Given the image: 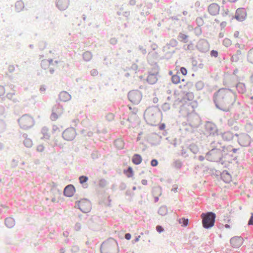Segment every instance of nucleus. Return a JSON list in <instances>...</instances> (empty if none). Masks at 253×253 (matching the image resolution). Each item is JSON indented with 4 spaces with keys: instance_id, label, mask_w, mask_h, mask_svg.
Returning <instances> with one entry per match:
<instances>
[{
    "instance_id": "nucleus-58",
    "label": "nucleus",
    "mask_w": 253,
    "mask_h": 253,
    "mask_svg": "<svg viewBox=\"0 0 253 253\" xmlns=\"http://www.w3.org/2000/svg\"><path fill=\"white\" fill-rule=\"evenodd\" d=\"M145 182H146V181H145V180H143V181H142V183H143V184H145Z\"/></svg>"
},
{
    "instance_id": "nucleus-49",
    "label": "nucleus",
    "mask_w": 253,
    "mask_h": 253,
    "mask_svg": "<svg viewBox=\"0 0 253 253\" xmlns=\"http://www.w3.org/2000/svg\"><path fill=\"white\" fill-rule=\"evenodd\" d=\"M226 22H222V23L220 24V25H221V26H222V27H224V26H226Z\"/></svg>"
},
{
    "instance_id": "nucleus-17",
    "label": "nucleus",
    "mask_w": 253,
    "mask_h": 253,
    "mask_svg": "<svg viewBox=\"0 0 253 253\" xmlns=\"http://www.w3.org/2000/svg\"><path fill=\"white\" fill-rule=\"evenodd\" d=\"M59 97L60 101L66 102L70 100L71 96L68 92L63 91L60 93Z\"/></svg>"
},
{
    "instance_id": "nucleus-34",
    "label": "nucleus",
    "mask_w": 253,
    "mask_h": 253,
    "mask_svg": "<svg viewBox=\"0 0 253 253\" xmlns=\"http://www.w3.org/2000/svg\"><path fill=\"white\" fill-rule=\"evenodd\" d=\"M24 144L27 147H30L32 145V141L30 139L26 138L24 140Z\"/></svg>"
},
{
    "instance_id": "nucleus-46",
    "label": "nucleus",
    "mask_w": 253,
    "mask_h": 253,
    "mask_svg": "<svg viewBox=\"0 0 253 253\" xmlns=\"http://www.w3.org/2000/svg\"><path fill=\"white\" fill-rule=\"evenodd\" d=\"M125 238L127 240H129L131 238V235L129 233H126L125 235Z\"/></svg>"
},
{
    "instance_id": "nucleus-40",
    "label": "nucleus",
    "mask_w": 253,
    "mask_h": 253,
    "mask_svg": "<svg viewBox=\"0 0 253 253\" xmlns=\"http://www.w3.org/2000/svg\"><path fill=\"white\" fill-rule=\"evenodd\" d=\"M211 56L216 57L218 56V52L216 50H212L211 52Z\"/></svg>"
},
{
    "instance_id": "nucleus-55",
    "label": "nucleus",
    "mask_w": 253,
    "mask_h": 253,
    "mask_svg": "<svg viewBox=\"0 0 253 253\" xmlns=\"http://www.w3.org/2000/svg\"><path fill=\"white\" fill-rule=\"evenodd\" d=\"M169 74L170 75H171V76H172V75H173L172 74V72L171 71H170L169 72Z\"/></svg>"
},
{
    "instance_id": "nucleus-52",
    "label": "nucleus",
    "mask_w": 253,
    "mask_h": 253,
    "mask_svg": "<svg viewBox=\"0 0 253 253\" xmlns=\"http://www.w3.org/2000/svg\"><path fill=\"white\" fill-rule=\"evenodd\" d=\"M225 227L226 228H230V226L229 224H225L224 225Z\"/></svg>"
},
{
    "instance_id": "nucleus-42",
    "label": "nucleus",
    "mask_w": 253,
    "mask_h": 253,
    "mask_svg": "<svg viewBox=\"0 0 253 253\" xmlns=\"http://www.w3.org/2000/svg\"><path fill=\"white\" fill-rule=\"evenodd\" d=\"M156 230L157 232L161 233L164 231V229L161 226L158 225L156 226Z\"/></svg>"
},
{
    "instance_id": "nucleus-45",
    "label": "nucleus",
    "mask_w": 253,
    "mask_h": 253,
    "mask_svg": "<svg viewBox=\"0 0 253 253\" xmlns=\"http://www.w3.org/2000/svg\"><path fill=\"white\" fill-rule=\"evenodd\" d=\"M91 73L92 76H96L97 75L98 72L96 70L94 69L91 71Z\"/></svg>"
},
{
    "instance_id": "nucleus-32",
    "label": "nucleus",
    "mask_w": 253,
    "mask_h": 253,
    "mask_svg": "<svg viewBox=\"0 0 253 253\" xmlns=\"http://www.w3.org/2000/svg\"><path fill=\"white\" fill-rule=\"evenodd\" d=\"M158 213L161 215H165L167 213V209L165 207H161L158 211Z\"/></svg>"
},
{
    "instance_id": "nucleus-6",
    "label": "nucleus",
    "mask_w": 253,
    "mask_h": 253,
    "mask_svg": "<svg viewBox=\"0 0 253 253\" xmlns=\"http://www.w3.org/2000/svg\"><path fill=\"white\" fill-rule=\"evenodd\" d=\"M75 207L79 208L82 212L87 213L91 209L90 202L86 199H82L76 202Z\"/></svg>"
},
{
    "instance_id": "nucleus-53",
    "label": "nucleus",
    "mask_w": 253,
    "mask_h": 253,
    "mask_svg": "<svg viewBox=\"0 0 253 253\" xmlns=\"http://www.w3.org/2000/svg\"><path fill=\"white\" fill-rule=\"evenodd\" d=\"M231 61H237V60H234V57H233V56H232V57H231Z\"/></svg>"
},
{
    "instance_id": "nucleus-60",
    "label": "nucleus",
    "mask_w": 253,
    "mask_h": 253,
    "mask_svg": "<svg viewBox=\"0 0 253 253\" xmlns=\"http://www.w3.org/2000/svg\"><path fill=\"white\" fill-rule=\"evenodd\" d=\"M251 98H252V99H253V97H252Z\"/></svg>"
},
{
    "instance_id": "nucleus-23",
    "label": "nucleus",
    "mask_w": 253,
    "mask_h": 253,
    "mask_svg": "<svg viewBox=\"0 0 253 253\" xmlns=\"http://www.w3.org/2000/svg\"><path fill=\"white\" fill-rule=\"evenodd\" d=\"M41 133L42 134V139H47L49 138V133L48 129L46 127L42 128Z\"/></svg>"
},
{
    "instance_id": "nucleus-24",
    "label": "nucleus",
    "mask_w": 253,
    "mask_h": 253,
    "mask_svg": "<svg viewBox=\"0 0 253 253\" xmlns=\"http://www.w3.org/2000/svg\"><path fill=\"white\" fill-rule=\"evenodd\" d=\"M247 58L248 61L253 64V47L248 51Z\"/></svg>"
},
{
    "instance_id": "nucleus-20",
    "label": "nucleus",
    "mask_w": 253,
    "mask_h": 253,
    "mask_svg": "<svg viewBox=\"0 0 253 253\" xmlns=\"http://www.w3.org/2000/svg\"><path fill=\"white\" fill-rule=\"evenodd\" d=\"M147 82L150 84H155L157 81V75L155 74H150L147 78Z\"/></svg>"
},
{
    "instance_id": "nucleus-41",
    "label": "nucleus",
    "mask_w": 253,
    "mask_h": 253,
    "mask_svg": "<svg viewBox=\"0 0 253 253\" xmlns=\"http://www.w3.org/2000/svg\"><path fill=\"white\" fill-rule=\"evenodd\" d=\"M151 165L153 167H156L158 165V161L156 159H153L151 162Z\"/></svg>"
},
{
    "instance_id": "nucleus-12",
    "label": "nucleus",
    "mask_w": 253,
    "mask_h": 253,
    "mask_svg": "<svg viewBox=\"0 0 253 253\" xmlns=\"http://www.w3.org/2000/svg\"><path fill=\"white\" fill-rule=\"evenodd\" d=\"M205 128L210 134H214L217 132V128L215 124L211 122H207L205 125Z\"/></svg>"
},
{
    "instance_id": "nucleus-19",
    "label": "nucleus",
    "mask_w": 253,
    "mask_h": 253,
    "mask_svg": "<svg viewBox=\"0 0 253 253\" xmlns=\"http://www.w3.org/2000/svg\"><path fill=\"white\" fill-rule=\"evenodd\" d=\"M142 161L141 156L139 154H134L132 158V162L135 165L140 164Z\"/></svg>"
},
{
    "instance_id": "nucleus-56",
    "label": "nucleus",
    "mask_w": 253,
    "mask_h": 253,
    "mask_svg": "<svg viewBox=\"0 0 253 253\" xmlns=\"http://www.w3.org/2000/svg\"><path fill=\"white\" fill-rule=\"evenodd\" d=\"M237 0H229L230 2H234L236 1Z\"/></svg>"
},
{
    "instance_id": "nucleus-25",
    "label": "nucleus",
    "mask_w": 253,
    "mask_h": 253,
    "mask_svg": "<svg viewBox=\"0 0 253 253\" xmlns=\"http://www.w3.org/2000/svg\"><path fill=\"white\" fill-rule=\"evenodd\" d=\"M221 177L226 183L229 182L231 180V175L227 172H223L221 175Z\"/></svg>"
},
{
    "instance_id": "nucleus-11",
    "label": "nucleus",
    "mask_w": 253,
    "mask_h": 253,
    "mask_svg": "<svg viewBox=\"0 0 253 253\" xmlns=\"http://www.w3.org/2000/svg\"><path fill=\"white\" fill-rule=\"evenodd\" d=\"M208 10L211 15L215 16L219 13L220 7L217 3H213L209 6Z\"/></svg>"
},
{
    "instance_id": "nucleus-54",
    "label": "nucleus",
    "mask_w": 253,
    "mask_h": 253,
    "mask_svg": "<svg viewBox=\"0 0 253 253\" xmlns=\"http://www.w3.org/2000/svg\"><path fill=\"white\" fill-rule=\"evenodd\" d=\"M64 236H68V232H66V233H64Z\"/></svg>"
},
{
    "instance_id": "nucleus-1",
    "label": "nucleus",
    "mask_w": 253,
    "mask_h": 253,
    "mask_svg": "<svg viewBox=\"0 0 253 253\" xmlns=\"http://www.w3.org/2000/svg\"><path fill=\"white\" fill-rule=\"evenodd\" d=\"M100 250L101 253H117V243L113 239L108 240L102 244Z\"/></svg>"
},
{
    "instance_id": "nucleus-8",
    "label": "nucleus",
    "mask_w": 253,
    "mask_h": 253,
    "mask_svg": "<svg viewBox=\"0 0 253 253\" xmlns=\"http://www.w3.org/2000/svg\"><path fill=\"white\" fill-rule=\"evenodd\" d=\"M220 149H213L209 152L206 155V159L211 162L220 161Z\"/></svg>"
},
{
    "instance_id": "nucleus-18",
    "label": "nucleus",
    "mask_w": 253,
    "mask_h": 253,
    "mask_svg": "<svg viewBox=\"0 0 253 253\" xmlns=\"http://www.w3.org/2000/svg\"><path fill=\"white\" fill-rule=\"evenodd\" d=\"M153 194L154 196V202H157L159 201V196L162 194L161 188L159 187L154 188L153 189Z\"/></svg>"
},
{
    "instance_id": "nucleus-47",
    "label": "nucleus",
    "mask_w": 253,
    "mask_h": 253,
    "mask_svg": "<svg viewBox=\"0 0 253 253\" xmlns=\"http://www.w3.org/2000/svg\"><path fill=\"white\" fill-rule=\"evenodd\" d=\"M165 128V125L164 124H162L160 125L159 129L160 130H164Z\"/></svg>"
},
{
    "instance_id": "nucleus-51",
    "label": "nucleus",
    "mask_w": 253,
    "mask_h": 253,
    "mask_svg": "<svg viewBox=\"0 0 253 253\" xmlns=\"http://www.w3.org/2000/svg\"><path fill=\"white\" fill-rule=\"evenodd\" d=\"M45 90V88L44 87H41L40 88V90L41 91H43Z\"/></svg>"
},
{
    "instance_id": "nucleus-57",
    "label": "nucleus",
    "mask_w": 253,
    "mask_h": 253,
    "mask_svg": "<svg viewBox=\"0 0 253 253\" xmlns=\"http://www.w3.org/2000/svg\"><path fill=\"white\" fill-rule=\"evenodd\" d=\"M237 53L238 54H241V51L240 50H238V51H237Z\"/></svg>"
},
{
    "instance_id": "nucleus-31",
    "label": "nucleus",
    "mask_w": 253,
    "mask_h": 253,
    "mask_svg": "<svg viewBox=\"0 0 253 253\" xmlns=\"http://www.w3.org/2000/svg\"><path fill=\"white\" fill-rule=\"evenodd\" d=\"M178 222L182 226H186L188 223V219L185 218H181L178 220Z\"/></svg>"
},
{
    "instance_id": "nucleus-2",
    "label": "nucleus",
    "mask_w": 253,
    "mask_h": 253,
    "mask_svg": "<svg viewBox=\"0 0 253 253\" xmlns=\"http://www.w3.org/2000/svg\"><path fill=\"white\" fill-rule=\"evenodd\" d=\"M202 219V225L206 229L210 228L214 225L216 215L212 212L202 213L201 215Z\"/></svg>"
},
{
    "instance_id": "nucleus-15",
    "label": "nucleus",
    "mask_w": 253,
    "mask_h": 253,
    "mask_svg": "<svg viewBox=\"0 0 253 253\" xmlns=\"http://www.w3.org/2000/svg\"><path fill=\"white\" fill-rule=\"evenodd\" d=\"M220 159L222 160L224 158H226L230 156L231 151L228 148L223 147L222 149H220Z\"/></svg>"
},
{
    "instance_id": "nucleus-27",
    "label": "nucleus",
    "mask_w": 253,
    "mask_h": 253,
    "mask_svg": "<svg viewBox=\"0 0 253 253\" xmlns=\"http://www.w3.org/2000/svg\"><path fill=\"white\" fill-rule=\"evenodd\" d=\"M188 36L183 34L179 33L178 36V39L179 41L184 42L185 43L187 42Z\"/></svg>"
},
{
    "instance_id": "nucleus-14",
    "label": "nucleus",
    "mask_w": 253,
    "mask_h": 253,
    "mask_svg": "<svg viewBox=\"0 0 253 253\" xmlns=\"http://www.w3.org/2000/svg\"><path fill=\"white\" fill-rule=\"evenodd\" d=\"M69 0H57L56 5L60 10L66 9L69 5Z\"/></svg>"
},
{
    "instance_id": "nucleus-9",
    "label": "nucleus",
    "mask_w": 253,
    "mask_h": 253,
    "mask_svg": "<svg viewBox=\"0 0 253 253\" xmlns=\"http://www.w3.org/2000/svg\"><path fill=\"white\" fill-rule=\"evenodd\" d=\"M63 137L67 141L73 140L76 135L75 130L73 128L66 129L63 133Z\"/></svg>"
},
{
    "instance_id": "nucleus-37",
    "label": "nucleus",
    "mask_w": 253,
    "mask_h": 253,
    "mask_svg": "<svg viewBox=\"0 0 253 253\" xmlns=\"http://www.w3.org/2000/svg\"><path fill=\"white\" fill-rule=\"evenodd\" d=\"M88 178L85 176H81L79 177L80 182L82 184L86 182Z\"/></svg>"
},
{
    "instance_id": "nucleus-28",
    "label": "nucleus",
    "mask_w": 253,
    "mask_h": 253,
    "mask_svg": "<svg viewBox=\"0 0 253 253\" xmlns=\"http://www.w3.org/2000/svg\"><path fill=\"white\" fill-rule=\"evenodd\" d=\"M83 58L84 60L88 61L92 58V54L90 51H86L84 53Z\"/></svg>"
},
{
    "instance_id": "nucleus-26",
    "label": "nucleus",
    "mask_w": 253,
    "mask_h": 253,
    "mask_svg": "<svg viewBox=\"0 0 253 253\" xmlns=\"http://www.w3.org/2000/svg\"><path fill=\"white\" fill-rule=\"evenodd\" d=\"M24 7V4L22 1H17L15 4V9L17 12L20 11Z\"/></svg>"
},
{
    "instance_id": "nucleus-50",
    "label": "nucleus",
    "mask_w": 253,
    "mask_h": 253,
    "mask_svg": "<svg viewBox=\"0 0 253 253\" xmlns=\"http://www.w3.org/2000/svg\"><path fill=\"white\" fill-rule=\"evenodd\" d=\"M229 149H230V151H231V152H233L234 153H235L236 152V150L235 149H231L230 148H229Z\"/></svg>"
},
{
    "instance_id": "nucleus-29",
    "label": "nucleus",
    "mask_w": 253,
    "mask_h": 253,
    "mask_svg": "<svg viewBox=\"0 0 253 253\" xmlns=\"http://www.w3.org/2000/svg\"><path fill=\"white\" fill-rule=\"evenodd\" d=\"M171 82L174 84H179L180 82V77L177 74L172 75L171 77Z\"/></svg>"
},
{
    "instance_id": "nucleus-4",
    "label": "nucleus",
    "mask_w": 253,
    "mask_h": 253,
    "mask_svg": "<svg viewBox=\"0 0 253 253\" xmlns=\"http://www.w3.org/2000/svg\"><path fill=\"white\" fill-rule=\"evenodd\" d=\"M59 63L60 62L57 61L53 63L52 60H43L41 62V66L44 70L53 73L55 70L59 68Z\"/></svg>"
},
{
    "instance_id": "nucleus-38",
    "label": "nucleus",
    "mask_w": 253,
    "mask_h": 253,
    "mask_svg": "<svg viewBox=\"0 0 253 253\" xmlns=\"http://www.w3.org/2000/svg\"><path fill=\"white\" fill-rule=\"evenodd\" d=\"M44 147L43 145L40 144L37 146V150L38 152H42L43 151Z\"/></svg>"
},
{
    "instance_id": "nucleus-13",
    "label": "nucleus",
    "mask_w": 253,
    "mask_h": 253,
    "mask_svg": "<svg viewBox=\"0 0 253 253\" xmlns=\"http://www.w3.org/2000/svg\"><path fill=\"white\" fill-rule=\"evenodd\" d=\"M75 192V189L73 185H69L67 186L64 190V195L67 197L72 196Z\"/></svg>"
},
{
    "instance_id": "nucleus-48",
    "label": "nucleus",
    "mask_w": 253,
    "mask_h": 253,
    "mask_svg": "<svg viewBox=\"0 0 253 253\" xmlns=\"http://www.w3.org/2000/svg\"><path fill=\"white\" fill-rule=\"evenodd\" d=\"M204 157L203 156H200L199 157H198V159L200 161H203L204 160Z\"/></svg>"
},
{
    "instance_id": "nucleus-10",
    "label": "nucleus",
    "mask_w": 253,
    "mask_h": 253,
    "mask_svg": "<svg viewBox=\"0 0 253 253\" xmlns=\"http://www.w3.org/2000/svg\"><path fill=\"white\" fill-rule=\"evenodd\" d=\"M247 16V13L245 9L243 8H239L237 9L235 17L240 21L244 20Z\"/></svg>"
},
{
    "instance_id": "nucleus-43",
    "label": "nucleus",
    "mask_w": 253,
    "mask_h": 253,
    "mask_svg": "<svg viewBox=\"0 0 253 253\" xmlns=\"http://www.w3.org/2000/svg\"><path fill=\"white\" fill-rule=\"evenodd\" d=\"M4 93V88L3 86H0V96Z\"/></svg>"
},
{
    "instance_id": "nucleus-33",
    "label": "nucleus",
    "mask_w": 253,
    "mask_h": 253,
    "mask_svg": "<svg viewBox=\"0 0 253 253\" xmlns=\"http://www.w3.org/2000/svg\"><path fill=\"white\" fill-rule=\"evenodd\" d=\"M182 163L179 160H176L173 163V166L177 169H180L182 167Z\"/></svg>"
},
{
    "instance_id": "nucleus-44",
    "label": "nucleus",
    "mask_w": 253,
    "mask_h": 253,
    "mask_svg": "<svg viewBox=\"0 0 253 253\" xmlns=\"http://www.w3.org/2000/svg\"><path fill=\"white\" fill-rule=\"evenodd\" d=\"M248 224L249 225H253V214H252V216L251 217V218L249 221Z\"/></svg>"
},
{
    "instance_id": "nucleus-36",
    "label": "nucleus",
    "mask_w": 253,
    "mask_h": 253,
    "mask_svg": "<svg viewBox=\"0 0 253 253\" xmlns=\"http://www.w3.org/2000/svg\"><path fill=\"white\" fill-rule=\"evenodd\" d=\"M223 43L225 46L228 47L231 45L232 42L228 39H225L223 40Z\"/></svg>"
},
{
    "instance_id": "nucleus-30",
    "label": "nucleus",
    "mask_w": 253,
    "mask_h": 253,
    "mask_svg": "<svg viewBox=\"0 0 253 253\" xmlns=\"http://www.w3.org/2000/svg\"><path fill=\"white\" fill-rule=\"evenodd\" d=\"M124 172L128 177H131L133 175L132 169L130 167L126 170H124Z\"/></svg>"
},
{
    "instance_id": "nucleus-16",
    "label": "nucleus",
    "mask_w": 253,
    "mask_h": 253,
    "mask_svg": "<svg viewBox=\"0 0 253 253\" xmlns=\"http://www.w3.org/2000/svg\"><path fill=\"white\" fill-rule=\"evenodd\" d=\"M230 244L233 248H238L242 244V239L239 237H233L230 240Z\"/></svg>"
},
{
    "instance_id": "nucleus-5",
    "label": "nucleus",
    "mask_w": 253,
    "mask_h": 253,
    "mask_svg": "<svg viewBox=\"0 0 253 253\" xmlns=\"http://www.w3.org/2000/svg\"><path fill=\"white\" fill-rule=\"evenodd\" d=\"M18 123L21 127L28 129L33 126L34 120L31 117L25 115L19 119Z\"/></svg>"
},
{
    "instance_id": "nucleus-3",
    "label": "nucleus",
    "mask_w": 253,
    "mask_h": 253,
    "mask_svg": "<svg viewBox=\"0 0 253 253\" xmlns=\"http://www.w3.org/2000/svg\"><path fill=\"white\" fill-rule=\"evenodd\" d=\"M227 94L228 91L225 89H220L214 94V100L218 109H222V105L226 99Z\"/></svg>"
},
{
    "instance_id": "nucleus-7",
    "label": "nucleus",
    "mask_w": 253,
    "mask_h": 253,
    "mask_svg": "<svg viewBox=\"0 0 253 253\" xmlns=\"http://www.w3.org/2000/svg\"><path fill=\"white\" fill-rule=\"evenodd\" d=\"M128 98L130 101L134 104L139 103L142 99L141 92L138 90H133L129 92Z\"/></svg>"
},
{
    "instance_id": "nucleus-21",
    "label": "nucleus",
    "mask_w": 253,
    "mask_h": 253,
    "mask_svg": "<svg viewBox=\"0 0 253 253\" xmlns=\"http://www.w3.org/2000/svg\"><path fill=\"white\" fill-rule=\"evenodd\" d=\"M114 145L118 149H123L125 147V142L122 139H117L115 141Z\"/></svg>"
},
{
    "instance_id": "nucleus-59",
    "label": "nucleus",
    "mask_w": 253,
    "mask_h": 253,
    "mask_svg": "<svg viewBox=\"0 0 253 253\" xmlns=\"http://www.w3.org/2000/svg\"><path fill=\"white\" fill-rule=\"evenodd\" d=\"M228 12H229V11H227V12H226V14H227Z\"/></svg>"
},
{
    "instance_id": "nucleus-39",
    "label": "nucleus",
    "mask_w": 253,
    "mask_h": 253,
    "mask_svg": "<svg viewBox=\"0 0 253 253\" xmlns=\"http://www.w3.org/2000/svg\"><path fill=\"white\" fill-rule=\"evenodd\" d=\"M180 72H181V73L183 75L185 76V75H187V70H186V69L185 68H184V67H181V68H180Z\"/></svg>"
},
{
    "instance_id": "nucleus-22",
    "label": "nucleus",
    "mask_w": 253,
    "mask_h": 253,
    "mask_svg": "<svg viewBox=\"0 0 253 253\" xmlns=\"http://www.w3.org/2000/svg\"><path fill=\"white\" fill-rule=\"evenodd\" d=\"M5 224L8 228L12 227L15 224V221L11 217H7L5 219Z\"/></svg>"
},
{
    "instance_id": "nucleus-35",
    "label": "nucleus",
    "mask_w": 253,
    "mask_h": 253,
    "mask_svg": "<svg viewBox=\"0 0 253 253\" xmlns=\"http://www.w3.org/2000/svg\"><path fill=\"white\" fill-rule=\"evenodd\" d=\"M60 115V114H57L56 112H53L51 114L50 119L52 121H55L58 119Z\"/></svg>"
}]
</instances>
